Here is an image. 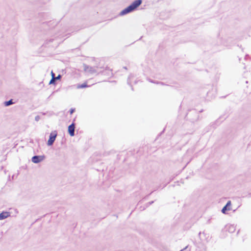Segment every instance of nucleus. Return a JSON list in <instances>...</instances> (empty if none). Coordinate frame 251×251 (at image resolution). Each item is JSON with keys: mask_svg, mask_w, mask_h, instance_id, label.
<instances>
[{"mask_svg": "<svg viewBox=\"0 0 251 251\" xmlns=\"http://www.w3.org/2000/svg\"><path fill=\"white\" fill-rule=\"evenodd\" d=\"M40 119V116H39V115H37L35 117V120L37 122L39 121Z\"/></svg>", "mask_w": 251, "mask_h": 251, "instance_id": "nucleus-17", "label": "nucleus"}, {"mask_svg": "<svg viewBox=\"0 0 251 251\" xmlns=\"http://www.w3.org/2000/svg\"><path fill=\"white\" fill-rule=\"evenodd\" d=\"M83 66H84V70L86 72L87 71V72L90 73L91 74H93V73L97 72L96 69L94 67L89 66L86 64H84Z\"/></svg>", "mask_w": 251, "mask_h": 251, "instance_id": "nucleus-6", "label": "nucleus"}, {"mask_svg": "<svg viewBox=\"0 0 251 251\" xmlns=\"http://www.w3.org/2000/svg\"><path fill=\"white\" fill-rule=\"evenodd\" d=\"M14 103V102H13V99H10V100L5 101L4 102V106H9Z\"/></svg>", "mask_w": 251, "mask_h": 251, "instance_id": "nucleus-11", "label": "nucleus"}, {"mask_svg": "<svg viewBox=\"0 0 251 251\" xmlns=\"http://www.w3.org/2000/svg\"><path fill=\"white\" fill-rule=\"evenodd\" d=\"M153 202H154V201H150V202L147 203L146 204V207H148V206H149L150 205H151V204L153 203Z\"/></svg>", "mask_w": 251, "mask_h": 251, "instance_id": "nucleus-14", "label": "nucleus"}, {"mask_svg": "<svg viewBox=\"0 0 251 251\" xmlns=\"http://www.w3.org/2000/svg\"><path fill=\"white\" fill-rule=\"evenodd\" d=\"M75 124L73 122L68 126V131L71 136L75 135Z\"/></svg>", "mask_w": 251, "mask_h": 251, "instance_id": "nucleus-5", "label": "nucleus"}, {"mask_svg": "<svg viewBox=\"0 0 251 251\" xmlns=\"http://www.w3.org/2000/svg\"><path fill=\"white\" fill-rule=\"evenodd\" d=\"M226 229L230 233H233L236 230L235 226L234 225H232L227 226Z\"/></svg>", "mask_w": 251, "mask_h": 251, "instance_id": "nucleus-10", "label": "nucleus"}, {"mask_svg": "<svg viewBox=\"0 0 251 251\" xmlns=\"http://www.w3.org/2000/svg\"><path fill=\"white\" fill-rule=\"evenodd\" d=\"M198 117V114L195 109L189 110L186 116L187 119L193 122L197 121Z\"/></svg>", "mask_w": 251, "mask_h": 251, "instance_id": "nucleus-2", "label": "nucleus"}, {"mask_svg": "<svg viewBox=\"0 0 251 251\" xmlns=\"http://www.w3.org/2000/svg\"><path fill=\"white\" fill-rule=\"evenodd\" d=\"M75 111V108H72L70 109L69 112H70V114H72Z\"/></svg>", "mask_w": 251, "mask_h": 251, "instance_id": "nucleus-16", "label": "nucleus"}, {"mask_svg": "<svg viewBox=\"0 0 251 251\" xmlns=\"http://www.w3.org/2000/svg\"><path fill=\"white\" fill-rule=\"evenodd\" d=\"M164 131H165V128H164L163 131L160 133V134L158 135V136H160L164 132Z\"/></svg>", "mask_w": 251, "mask_h": 251, "instance_id": "nucleus-21", "label": "nucleus"}, {"mask_svg": "<svg viewBox=\"0 0 251 251\" xmlns=\"http://www.w3.org/2000/svg\"><path fill=\"white\" fill-rule=\"evenodd\" d=\"M131 89H132V90H133V87H132V86H131Z\"/></svg>", "mask_w": 251, "mask_h": 251, "instance_id": "nucleus-27", "label": "nucleus"}, {"mask_svg": "<svg viewBox=\"0 0 251 251\" xmlns=\"http://www.w3.org/2000/svg\"><path fill=\"white\" fill-rule=\"evenodd\" d=\"M153 192V191H152L151 192V193L150 194V195H151V194H152V193Z\"/></svg>", "mask_w": 251, "mask_h": 251, "instance_id": "nucleus-28", "label": "nucleus"}, {"mask_svg": "<svg viewBox=\"0 0 251 251\" xmlns=\"http://www.w3.org/2000/svg\"><path fill=\"white\" fill-rule=\"evenodd\" d=\"M187 248V246H186L185 248H184L183 249L181 250L180 251H184L185 250H186Z\"/></svg>", "mask_w": 251, "mask_h": 251, "instance_id": "nucleus-22", "label": "nucleus"}, {"mask_svg": "<svg viewBox=\"0 0 251 251\" xmlns=\"http://www.w3.org/2000/svg\"><path fill=\"white\" fill-rule=\"evenodd\" d=\"M9 216L10 215L9 212L3 211L0 213V220H4Z\"/></svg>", "mask_w": 251, "mask_h": 251, "instance_id": "nucleus-9", "label": "nucleus"}, {"mask_svg": "<svg viewBox=\"0 0 251 251\" xmlns=\"http://www.w3.org/2000/svg\"><path fill=\"white\" fill-rule=\"evenodd\" d=\"M231 202L230 201H228L226 204L223 207L221 211L223 214H226V211L230 210V208L229 206L231 205Z\"/></svg>", "mask_w": 251, "mask_h": 251, "instance_id": "nucleus-7", "label": "nucleus"}, {"mask_svg": "<svg viewBox=\"0 0 251 251\" xmlns=\"http://www.w3.org/2000/svg\"><path fill=\"white\" fill-rule=\"evenodd\" d=\"M202 111H203V109H201V110H200V111H199V112H200V113H201V112H202Z\"/></svg>", "mask_w": 251, "mask_h": 251, "instance_id": "nucleus-25", "label": "nucleus"}, {"mask_svg": "<svg viewBox=\"0 0 251 251\" xmlns=\"http://www.w3.org/2000/svg\"><path fill=\"white\" fill-rule=\"evenodd\" d=\"M155 84H160L161 85H166L164 82H161V81H157L156 82H155Z\"/></svg>", "mask_w": 251, "mask_h": 251, "instance_id": "nucleus-15", "label": "nucleus"}, {"mask_svg": "<svg viewBox=\"0 0 251 251\" xmlns=\"http://www.w3.org/2000/svg\"><path fill=\"white\" fill-rule=\"evenodd\" d=\"M148 80L151 83H155V82H156L157 81H154V80H153L150 78H149L148 79Z\"/></svg>", "mask_w": 251, "mask_h": 251, "instance_id": "nucleus-18", "label": "nucleus"}, {"mask_svg": "<svg viewBox=\"0 0 251 251\" xmlns=\"http://www.w3.org/2000/svg\"><path fill=\"white\" fill-rule=\"evenodd\" d=\"M201 234L204 235L205 233L204 232H203L202 233H201V232H199V235L200 238H201Z\"/></svg>", "mask_w": 251, "mask_h": 251, "instance_id": "nucleus-19", "label": "nucleus"}, {"mask_svg": "<svg viewBox=\"0 0 251 251\" xmlns=\"http://www.w3.org/2000/svg\"><path fill=\"white\" fill-rule=\"evenodd\" d=\"M124 68L125 69H126V70L127 69L126 67H124Z\"/></svg>", "mask_w": 251, "mask_h": 251, "instance_id": "nucleus-26", "label": "nucleus"}, {"mask_svg": "<svg viewBox=\"0 0 251 251\" xmlns=\"http://www.w3.org/2000/svg\"><path fill=\"white\" fill-rule=\"evenodd\" d=\"M51 74L52 77H53V75L55 76V74L53 73V72H52V71H51Z\"/></svg>", "mask_w": 251, "mask_h": 251, "instance_id": "nucleus-23", "label": "nucleus"}, {"mask_svg": "<svg viewBox=\"0 0 251 251\" xmlns=\"http://www.w3.org/2000/svg\"><path fill=\"white\" fill-rule=\"evenodd\" d=\"M53 39H50V42H53Z\"/></svg>", "mask_w": 251, "mask_h": 251, "instance_id": "nucleus-24", "label": "nucleus"}, {"mask_svg": "<svg viewBox=\"0 0 251 251\" xmlns=\"http://www.w3.org/2000/svg\"><path fill=\"white\" fill-rule=\"evenodd\" d=\"M45 158V155H34L31 158V161L34 163L37 164L43 161Z\"/></svg>", "mask_w": 251, "mask_h": 251, "instance_id": "nucleus-4", "label": "nucleus"}, {"mask_svg": "<svg viewBox=\"0 0 251 251\" xmlns=\"http://www.w3.org/2000/svg\"><path fill=\"white\" fill-rule=\"evenodd\" d=\"M57 132L56 131H54L50 133V135L49 136V139L47 142V145L49 146H52L57 137Z\"/></svg>", "mask_w": 251, "mask_h": 251, "instance_id": "nucleus-3", "label": "nucleus"}, {"mask_svg": "<svg viewBox=\"0 0 251 251\" xmlns=\"http://www.w3.org/2000/svg\"><path fill=\"white\" fill-rule=\"evenodd\" d=\"M133 75L132 74H130V75H129V76H128V78H127V83H128V84H129V85H131V83H130V79L131 78H133Z\"/></svg>", "mask_w": 251, "mask_h": 251, "instance_id": "nucleus-13", "label": "nucleus"}, {"mask_svg": "<svg viewBox=\"0 0 251 251\" xmlns=\"http://www.w3.org/2000/svg\"><path fill=\"white\" fill-rule=\"evenodd\" d=\"M246 197H247V196H243V198ZM248 197H251V193L248 194Z\"/></svg>", "mask_w": 251, "mask_h": 251, "instance_id": "nucleus-20", "label": "nucleus"}, {"mask_svg": "<svg viewBox=\"0 0 251 251\" xmlns=\"http://www.w3.org/2000/svg\"><path fill=\"white\" fill-rule=\"evenodd\" d=\"M142 3V0H135L129 6L123 9L120 13V16H124L135 10Z\"/></svg>", "mask_w": 251, "mask_h": 251, "instance_id": "nucleus-1", "label": "nucleus"}, {"mask_svg": "<svg viewBox=\"0 0 251 251\" xmlns=\"http://www.w3.org/2000/svg\"><path fill=\"white\" fill-rule=\"evenodd\" d=\"M208 223H210V220L208 221Z\"/></svg>", "mask_w": 251, "mask_h": 251, "instance_id": "nucleus-29", "label": "nucleus"}, {"mask_svg": "<svg viewBox=\"0 0 251 251\" xmlns=\"http://www.w3.org/2000/svg\"><path fill=\"white\" fill-rule=\"evenodd\" d=\"M62 78V75H58L57 76H55L54 75H53V77L50 79L49 84H55L56 81L57 80H60Z\"/></svg>", "mask_w": 251, "mask_h": 251, "instance_id": "nucleus-8", "label": "nucleus"}, {"mask_svg": "<svg viewBox=\"0 0 251 251\" xmlns=\"http://www.w3.org/2000/svg\"><path fill=\"white\" fill-rule=\"evenodd\" d=\"M88 87V85L86 83H83L82 84L78 85L77 87V88H84Z\"/></svg>", "mask_w": 251, "mask_h": 251, "instance_id": "nucleus-12", "label": "nucleus"}]
</instances>
